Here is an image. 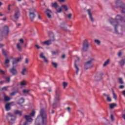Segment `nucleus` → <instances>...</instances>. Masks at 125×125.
Segmentation results:
<instances>
[{
    "mask_svg": "<svg viewBox=\"0 0 125 125\" xmlns=\"http://www.w3.org/2000/svg\"><path fill=\"white\" fill-rule=\"evenodd\" d=\"M55 105H56V104H53V108H55Z\"/></svg>",
    "mask_w": 125,
    "mask_h": 125,
    "instance_id": "61",
    "label": "nucleus"
},
{
    "mask_svg": "<svg viewBox=\"0 0 125 125\" xmlns=\"http://www.w3.org/2000/svg\"><path fill=\"white\" fill-rule=\"evenodd\" d=\"M118 56L119 57H121V56H122V52H118Z\"/></svg>",
    "mask_w": 125,
    "mask_h": 125,
    "instance_id": "51",
    "label": "nucleus"
},
{
    "mask_svg": "<svg viewBox=\"0 0 125 125\" xmlns=\"http://www.w3.org/2000/svg\"><path fill=\"white\" fill-rule=\"evenodd\" d=\"M121 8L122 9V13H125V4H123L121 6Z\"/></svg>",
    "mask_w": 125,
    "mask_h": 125,
    "instance_id": "21",
    "label": "nucleus"
},
{
    "mask_svg": "<svg viewBox=\"0 0 125 125\" xmlns=\"http://www.w3.org/2000/svg\"><path fill=\"white\" fill-rule=\"evenodd\" d=\"M62 10H63V9H62V7H60L59 10H57V12L58 13H60L61 12H62Z\"/></svg>",
    "mask_w": 125,
    "mask_h": 125,
    "instance_id": "40",
    "label": "nucleus"
},
{
    "mask_svg": "<svg viewBox=\"0 0 125 125\" xmlns=\"http://www.w3.org/2000/svg\"><path fill=\"white\" fill-rule=\"evenodd\" d=\"M110 119H111L112 122H113L114 121V116H113V115H111Z\"/></svg>",
    "mask_w": 125,
    "mask_h": 125,
    "instance_id": "49",
    "label": "nucleus"
},
{
    "mask_svg": "<svg viewBox=\"0 0 125 125\" xmlns=\"http://www.w3.org/2000/svg\"><path fill=\"white\" fill-rule=\"evenodd\" d=\"M4 79L7 83L10 82V77H5Z\"/></svg>",
    "mask_w": 125,
    "mask_h": 125,
    "instance_id": "35",
    "label": "nucleus"
},
{
    "mask_svg": "<svg viewBox=\"0 0 125 125\" xmlns=\"http://www.w3.org/2000/svg\"><path fill=\"white\" fill-rule=\"evenodd\" d=\"M1 46H3V44L0 43V47H1Z\"/></svg>",
    "mask_w": 125,
    "mask_h": 125,
    "instance_id": "63",
    "label": "nucleus"
},
{
    "mask_svg": "<svg viewBox=\"0 0 125 125\" xmlns=\"http://www.w3.org/2000/svg\"><path fill=\"white\" fill-rule=\"evenodd\" d=\"M36 114V112L35 111H32V112L30 114V116L25 115L24 116V119L27 120V122H33V119H32V117H34L35 116V114Z\"/></svg>",
    "mask_w": 125,
    "mask_h": 125,
    "instance_id": "5",
    "label": "nucleus"
},
{
    "mask_svg": "<svg viewBox=\"0 0 125 125\" xmlns=\"http://www.w3.org/2000/svg\"><path fill=\"white\" fill-rule=\"evenodd\" d=\"M109 108L110 109H113V108H115L116 106H117V104H109Z\"/></svg>",
    "mask_w": 125,
    "mask_h": 125,
    "instance_id": "23",
    "label": "nucleus"
},
{
    "mask_svg": "<svg viewBox=\"0 0 125 125\" xmlns=\"http://www.w3.org/2000/svg\"><path fill=\"white\" fill-rule=\"evenodd\" d=\"M26 84H27V82H26V81H22L21 82L20 85L21 86H24V85H26Z\"/></svg>",
    "mask_w": 125,
    "mask_h": 125,
    "instance_id": "29",
    "label": "nucleus"
},
{
    "mask_svg": "<svg viewBox=\"0 0 125 125\" xmlns=\"http://www.w3.org/2000/svg\"><path fill=\"white\" fill-rule=\"evenodd\" d=\"M109 63H110V60L108 59L106 61H105V62H104V63L103 64V66L104 67H106V66L109 65Z\"/></svg>",
    "mask_w": 125,
    "mask_h": 125,
    "instance_id": "20",
    "label": "nucleus"
},
{
    "mask_svg": "<svg viewBox=\"0 0 125 125\" xmlns=\"http://www.w3.org/2000/svg\"><path fill=\"white\" fill-rule=\"evenodd\" d=\"M52 64L54 68H57L58 64L56 62H52Z\"/></svg>",
    "mask_w": 125,
    "mask_h": 125,
    "instance_id": "36",
    "label": "nucleus"
},
{
    "mask_svg": "<svg viewBox=\"0 0 125 125\" xmlns=\"http://www.w3.org/2000/svg\"><path fill=\"white\" fill-rule=\"evenodd\" d=\"M10 72L13 75H15L17 74V70H16V69L14 67H13L11 69H10Z\"/></svg>",
    "mask_w": 125,
    "mask_h": 125,
    "instance_id": "14",
    "label": "nucleus"
},
{
    "mask_svg": "<svg viewBox=\"0 0 125 125\" xmlns=\"http://www.w3.org/2000/svg\"><path fill=\"white\" fill-rule=\"evenodd\" d=\"M41 121L43 125H46L47 122L46 120V113L43 108L41 109L40 115L38 116L36 122L38 123V122H41Z\"/></svg>",
    "mask_w": 125,
    "mask_h": 125,
    "instance_id": "2",
    "label": "nucleus"
},
{
    "mask_svg": "<svg viewBox=\"0 0 125 125\" xmlns=\"http://www.w3.org/2000/svg\"><path fill=\"white\" fill-rule=\"evenodd\" d=\"M62 58L64 59V58H65V55H62Z\"/></svg>",
    "mask_w": 125,
    "mask_h": 125,
    "instance_id": "59",
    "label": "nucleus"
},
{
    "mask_svg": "<svg viewBox=\"0 0 125 125\" xmlns=\"http://www.w3.org/2000/svg\"><path fill=\"white\" fill-rule=\"evenodd\" d=\"M62 85L63 86V88L65 89L66 88V87H67V86L68 85V83H67V82H63L62 83Z\"/></svg>",
    "mask_w": 125,
    "mask_h": 125,
    "instance_id": "33",
    "label": "nucleus"
},
{
    "mask_svg": "<svg viewBox=\"0 0 125 125\" xmlns=\"http://www.w3.org/2000/svg\"><path fill=\"white\" fill-rule=\"evenodd\" d=\"M11 6V5H9L8 7V10H9V11H10L11 10V9H10Z\"/></svg>",
    "mask_w": 125,
    "mask_h": 125,
    "instance_id": "53",
    "label": "nucleus"
},
{
    "mask_svg": "<svg viewBox=\"0 0 125 125\" xmlns=\"http://www.w3.org/2000/svg\"><path fill=\"white\" fill-rule=\"evenodd\" d=\"M1 5H2V3H1V2H0V6Z\"/></svg>",
    "mask_w": 125,
    "mask_h": 125,
    "instance_id": "64",
    "label": "nucleus"
},
{
    "mask_svg": "<svg viewBox=\"0 0 125 125\" xmlns=\"http://www.w3.org/2000/svg\"><path fill=\"white\" fill-rule=\"evenodd\" d=\"M6 118L9 120H11V121H15V117L12 116L10 113H8Z\"/></svg>",
    "mask_w": 125,
    "mask_h": 125,
    "instance_id": "13",
    "label": "nucleus"
},
{
    "mask_svg": "<svg viewBox=\"0 0 125 125\" xmlns=\"http://www.w3.org/2000/svg\"><path fill=\"white\" fill-rule=\"evenodd\" d=\"M15 94H16V92H12L10 94V95L11 96H14V95H15Z\"/></svg>",
    "mask_w": 125,
    "mask_h": 125,
    "instance_id": "44",
    "label": "nucleus"
},
{
    "mask_svg": "<svg viewBox=\"0 0 125 125\" xmlns=\"http://www.w3.org/2000/svg\"><path fill=\"white\" fill-rule=\"evenodd\" d=\"M22 60V58L21 57L18 58L17 59H14L13 60L12 64L13 66H15L18 62H20Z\"/></svg>",
    "mask_w": 125,
    "mask_h": 125,
    "instance_id": "9",
    "label": "nucleus"
},
{
    "mask_svg": "<svg viewBox=\"0 0 125 125\" xmlns=\"http://www.w3.org/2000/svg\"><path fill=\"white\" fill-rule=\"evenodd\" d=\"M74 67L76 70V74H77V75H78L79 74V71H80V69L77 66V64L76 63L74 64Z\"/></svg>",
    "mask_w": 125,
    "mask_h": 125,
    "instance_id": "27",
    "label": "nucleus"
},
{
    "mask_svg": "<svg viewBox=\"0 0 125 125\" xmlns=\"http://www.w3.org/2000/svg\"><path fill=\"white\" fill-rule=\"evenodd\" d=\"M76 59L75 60V63H77V61H79L80 60V58L77 56L76 57Z\"/></svg>",
    "mask_w": 125,
    "mask_h": 125,
    "instance_id": "48",
    "label": "nucleus"
},
{
    "mask_svg": "<svg viewBox=\"0 0 125 125\" xmlns=\"http://www.w3.org/2000/svg\"><path fill=\"white\" fill-rule=\"evenodd\" d=\"M58 1H59V2H65L66 0H58Z\"/></svg>",
    "mask_w": 125,
    "mask_h": 125,
    "instance_id": "50",
    "label": "nucleus"
},
{
    "mask_svg": "<svg viewBox=\"0 0 125 125\" xmlns=\"http://www.w3.org/2000/svg\"><path fill=\"white\" fill-rule=\"evenodd\" d=\"M62 9H64L65 11H68V6L66 4H63L61 6Z\"/></svg>",
    "mask_w": 125,
    "mask_h": 125,
    "instance_id": "19",
    "label": "nucleus"
},
{
    "mask_svg": "<svg viewBox=\"0 0 125 125\" xmlns=\"http://www.w3.org/2000/svg\"><path fill=\"white\" fill-rule=\"evenodd\" d=\"M67 17L69 19H71V17H72V14H69L67 15Z\"/></svg>",
    "mask_w": 125,
    "mask_h": 125,
    "instance_id": "47",
    "label": "nucleus"
},
{
    "mask_svg": "<svg viewBox=\"0 0 125 125\" xmlns=\"http://www.w3.org/2000/svg\"><path fill=\"white\" fill-rule=\"evenodd\" d=\"M17 47L19 50H20V51L22 50V49L21 48V45H20V43H18L17 44Z\"/></svg>",
    "mask_w": 125,
    "mask_h": 125,
    "instance_id": "30",
    "label": "nucleus"
},
{
    "mask_svg": "<svg viewBox=\"0 0 125 125\" xmlns=\"http://www.w3.org/2000/svg\"><path fill=\"white\" fill-rule=\"evenodd\" d=\"M58 53V51H53L52 52V54L53 55H55V54H57Z\"/></svg>",
    "mask_w": 125,
    "mask_h": 125,
    "instance_id": "45",
    "label": "nucleus"
},
{
    "mask_svg": "<svg viewBox=\"0 0 125 125\" xmlns=\"http://www.w3.org/2000/svg\"><path fill=\"white\" fill-rule=\"evenodd\" d=\"M15 115H19L20 116H22V112L19 110H16L14 112Z\"/></svg>",
    "mask_w": 125,
    "mask_h": 125,
    "instance_id": "25",
    "label": "nucleus"
},
{
    "mask_svg": "<svg viewBox=\"0 0 125 125\" xmlns=\"http://www.w3.org/2000/svg\"><path fill=\"white\" fill-rule=\"evenodd\" d=\"M38 19H39L40 20H41L42 17H41V16H40V15H38Z\"/></svg>",
    "mask_w": 125,
    "mask_h": 125,
    "instance_id": "54",
    "label": "nucleus"
},
{
    "mask_svg": "<svg viewBox=\"0 0 125 125\" xmlns=\"http://www.w3.org/2000/svg\"><path fill=\"white\" fill-rule=\"evenodd\" d=\"M67 110L68 112H70V111H71V108L70 107H67Z\"/></svg>",
    "mask_w": 125,
    "mask_h": 125,
    "instance_id": "57",
    "label": "nucleus"
},
{
    "mask_svg": "<svg viewBox=\"0 0 125 125\" xmlns=\"http://www.w3.org/2000/svg\"><path fill=\"white\" fill-rule=\"evenodd\" d=\"M95 42L96 43H97V44H98V45H99L100 44V41H99V40H95Z\"/></svg>",
    "mask_w": 125,
    "mask_h": 125,
    "instance_id": "39",
    "label": "nucleus"
},
{
    "mask_svg": "<svg viewBox=\"0 0 125 125\" xmlns=\"http://www.w3.org/2000/svg\"><path fill=\"white\" fill-rule=\"evenodd\" d=\"M35 12H36V10L34 8H32L29 10V17L30 20L32 21H33L35 19Z\"/></svg>",
    "mask_w": 125,
    "mask_h": 125,
    "instance_id": "6",
    "label": "nucleus"
},
{
    "mask_svg": "<svg viewBox=\"0 0 125 125\" xmlns=\"http://www.w3.org/2000/svg\"><path fill=\"white\" fill-rule=\"evenodd\" d=\"M28 62H29V60H28V59H25V63L27 64L28 63Z\"/></svg>",
    "mask_w": 125,
    "mask_h": 125,
    "instance_id": "52",
    "label": "nucleus"
},
{
    "mask_svg": "<svg viewBox=\"0 0 125 125\" xmlns=\"http://www.w3.org/2000/svg\"><path fill=\"white\" fill-rule=\"evenodd\" d=\"M109 22L111 25L114 26L116 34H119L117 29L120 26V24H123V23H125V21L124 18H122L120 15H117L116 17L115 20L110 19L109 20Z\"/></svg>",
    "mask_w": 125,
    "mask_h": 125,
    "instance_id": "1",
    "label": "nucleus"
},
{
    "mask_svg": "<svg viewBox=\"0 0 125 125\" xmlns=\"http://www.w3.org/2000/svg\"><path fill=\"white\" fill-rule=\"evenodd\" d=\"M28 125V123H27V122H25V123L23 124V125Z\"/></svg>",
    "mask_w": 125,
    "mask_h": 125,
    "instance_id": "62",
    "label": "nucleus"
},
{
    "mask_svg": "<svg viewBox=\"0 0 125 125\" xmlns=\"http://www.w3.org/2000/svg\"><path fill=\"white\" fill-rule=\"evenodd\" d=\"M124 87H125V86H124V85H120V86H119V88H121V89L124 88Z\"/></svg>",
    "mask_w": 125,
    "mask_h": 125,
    "instance_id": "55",
    "label": "nucleus"
},
{
    "mask_svg": "<svg viewBox=\"0 0 125 125\" xmlns=\"http://www.w3.org/2000/svg\"><path fill=\"white\" fill-rule=\"evenodd\" d=\"M26 72H27V69L26 68H24L21 72V74L22 76H24L25 73H26Z\"/></svg>",
    "mask_w": 125,
    "mask_h": 125,
    "instance_id": "32",
    "label": "nucleus"
},
{
    "mask_svg": "<svg viewBox=\"0 0 125 125\" xmlns=\"http://www.w3.org/2000/svg\"><path fill=\"white\" fill-rule=\"evenodd\" d=\"M120 2H121V1L119 0H118L117 1L116 4H117V3H120Z\"/></svg>",
    "mask_w": 125,
    "mask_h": 125,
    "instance_id": "58",
    "label": "nucleus"
},
{
    "mask_svg": "<svg viewBox=\"0 0 125 125\" xmlns=\"http://www.w3.org/2000/svg\"><path fill=\"white\" fill-rule=\"evenodd\" d=\"M88 46H89V44H88V43H84L83 46V50L85 51L87 50V48H88Z\"/></svg>",
    "mask_w": 125,
    "mask_h": 125,
    "instance_id": "17",
    "label": "nucleus"
},
{
    "mask_svg": "<svg viewBox=\"0 0 125 125\" xmlns=\"http://www.w3.org/2000/svg\"><path fill=\"white\" fill-rule=\"evenodd\" d=\"M87 11L90 21L92 22H94V18H93V17H92V12H91V10L89 9L87 10Z\"/></svg>",
    "mask_w": 125,
    "mask_h": 125,
    "instance_id": "8",
    "label": "nucleus"
},
{
    "mask_svg": "<svg viewBox=\"0 0 125 125\" xmlns=\"http://www.w3.org/2000/svg\"><path fill=\"white\" fill-rule=\"evenodd\" d=\"M94 59L91 58L88 62H86L84 64V69L85 70H88V69H91L93 67V65L92 64L93 61H94Z\"/></svg>",
    "mask_w": 125,
    "mask_h": 125,
    "instance_id": "3",
    "label": "nucleus"
},
{
    "mask_svg": "<svg viewBox=\"0 0 125 125\" xmlns=\"http://www.w3.org/2000/svg\"><path fill=\"white\" fill-rule=\"evenodd\" d=\"M51 40H48L44 42H41V43L42 45H49V44H51Z\"/></svg>",
    "mask_w": 125,
    "mask_h": 125,
    "instance_id": "12",
    "label": "nucleus"
},
{
    "mask_svg": "<svg viewBox=\"0 0 125 125\" xmlns=\"http://www.w3.org/2000/svg\"><path fill=\"white\" fill-rule=\"evenodd\" d=\"M19 42H20L21 44H23V43L24 42L23 39H20Z\"/></svg>",
    "mask_w": 125,
    "mask_h": 125,
    "instance_id": "46",
    "label": "nucleus"
},
{
    "mask_svg": "<svg viewBox=\"0 0 125 125\" xmlns=\"http://www.w3.org/2000/svg\"><path fill=\"white\" fill-rule=\"evenodd\" d=\"M4 83V81H1V82H0V84H2V83Z\"/></svg>",
    "mask_w": 125,
    "mask_h": 125,
    "instance_id": "60",
    "label": "nucleus"
},
{
    "mask_svg": "<svg viewBox=\"0 0 125 125\" xmlns=\"http://www.w3.org/2000/svg\"><path fill=\"white\" fill-rule=\"evenodd\" d=\"M9 63V60L8 59L6 60L4 62V65L5 67H6L7 68L8 67V65H7V64Z\"/></svg>",
    "mask_w": 125,
    "mask_h": 125,
    "instance_id": "28",
    "label": "nucleus"
},
{
    "mask_svg": "<svg viewBox=\"0 0 125 125\" xmlns=\"http://www.w3.org/2000/svg\"><path fill=\"white\" fill-rule=\"evenodd\" d=\"M113 96L114 99H117V95H116V94H115V92L114 91H113Z\"/></svg>",
    "mask_w": 125,
    "mask_h": 125,
    "instance_id": "42",
    "label": "nucleus"
},
{
    "mask_svg": "<svg viewBox=\"0 0 125 125\" xmlns=\"http://www.w3.org/2000/svg\"><path fill=\"white\" fill-rule=\"evenodd\" d=\"M9 86H4L1 88V90H4V91H8V87Z\"/></svg>",
    "mask_w": 125,
    "mask_h": 125,
    "instance_id": "24",
    "label": "nucleus"
},
{
    "mask_svg": "<svg viewBox=\"0 0 125 125\" xmlns=\"http://www.w3.org/2000/svg\"><path fill=\"white\" fill-rule=\"evenodd\" d=\"M52 12L49 9H47L46 11V13L47 14V16H48V18H51V15H50Z\"/></svg>",
    "mask_w": 125,
    "mask_h": 125,
    "instance_id": "18",
    "label": "nucleus"
},
{
    "mask_svg": "<svg viewBox=\"0 0 125 125\" xmlns=\"http://www.w3.org/2000/svg\"><path fill=\"white\" fill-rule=\"evenodd\" d=\"M11 99V98L6 95V93H2L0 94V101H5L7 102Z\"/></svg>",
    "mask_w": 125,
    "mask_h": 125,
    "instance_id": "4",
    "label": "nucleus"
},
{
    "mask_svg": "<svg viewBox=\"0 0 125 125\" xmlns=\"http://www.w3.org/2000/svg\"><path fill=\"white\" fill-rule=\"evenodd\" d=\"M104 96L106 97V99L108 102H111L112 101V99L111 98V97L110 96V95L104 94Z\"/></svg>",
    "mask_w": 125,
    "mask_h": 125,
    "instance_id": "15",
    "label": "nucleus"
},
{
    "mask_svg": "<svg viewBox=\"0 0 125 125\" xmlns=\"http://www.w3.org/2000/svg\"><path fill=\"white\" fill-rule=\"evenodd\" d=\"M8 33H9L8 27L7 26H5L3 28V36H7Z\"/></svg>",
    "mask_w": 125,
    "mask_h": 125,
    "instance_id": "10",
    "label": "nucleus"
},
{
    "mask_svg": "<svg viewBox=\"0 0 125 125\" xmlns=\"http://www.w3.org/2000/svg\"><path fill=\"white\" fill-rule=\"evenodd\" d=\"M2 54L5 55V56H6V55L8 54V52H6L4 49H2Z\"/></svg>",
    "mask_w": 125,
    "mask_h": 125,
    "instance_id": "34",
    "label": "nucleus"
},
{
    "mask_svg": "<svg viewBox=\"0 0 125 125\" xmlns=\"http://www.w3.org/2000/svg\"><path fill=\"white\" fill-rule=\"evenodd\" d=\"M24 99L23 98H21L19 101V102L18 103V104H19L20 105H21V104H23V103H24Z\"/></svg>",
    "mask_w": 125,
    "mask_h": 125,
    "instance_id": "26",
    "label": "nucleus"
},
{
    "mask_svg": "<svg viewBox=\"0 0 125 125\" xmlns=\"http://www.w3.org/2000/svg\"><path fill=\"white\" fill-rule=\"evenodd\" d=\"M122 94H123V95H124V96H125V90H124L122 92Z\"/></svg>",
    "mask_w": 125,
    "mask_h": 125,
    "instance_id": "56",
    "label": "nucleus"
},
{
    "mask_svg": "<svg viewBox=\"0 0 125 125\" xmlns=\"http://www.w3.org/2000/svg\"><path fill=\"white\" fill-rule=\"evenodd\" d=\"M0 74H1V75H4L5 74V72L2 70V69H0Z\"/></svg>",
    "mask_w": 125,
    "mask_h": 125,
    "instance_id": "41",
    "label": "nucleus"
},
{
    "mask_svg": "<svg viewBox=\"0 0 125 125\" xmlns=\"http://www.w3.org/2000/svg\"><path fill=\"white\" fill-rule=\"evenodd\" d=\"M15 103L12 102L11 103H7L5 105L6 111H9L11 109V106H14Z\"/></svg>",
    "mask_w": 125,
    "mask_h": 125,
    "instance_id": "7",
    "label": "nucleus"
},
{
    "mask_svg": "<svg viewBox=\"0 0 125 125\" xmlns=\"http://www.w3.org/2000/svg\"><path fill=\"white\" fill-rule=\"evenodd\" d=\"M119 65L121 66V67H123L125 64V60H122L120 62H119Z\"/></svg>",
    "mask_w": 125,
    "mask_h": 125,
    "instance_id": "22",
    "label": "nucleus"
},
{
    "mask_svg": "<svg viewBox=\"0 0 125 125\" xmlns=\"http://www.w3.org/2000/svg\"><path fill=\"white\" fill-rule=\"evenodd\" d=\"M19 16H20V12H19V10L18 9V11L15 13L14 17L15 19H18Z\"/></svg>",
    "mask_w": 125,
    "mask_h": 125,
    "instance_id": "16",
    "label": "nucleus"
},
{
    "mask_svg": "<svg viewBox=\"0 0 125 125\" xmlns=\"http://www.w3.org/2000/svg\"><path fill=\"white\" fill-rule=\"evenodd\" d=\"M52 7H54V8H56L58 6V4H57V3H56V2L52 3Z\"/></svg>",
    "mask_w": 125,
    "mask_h": 125,
    "instance_id": "31",
    "label": "nucleus"
},
{
    "mask_svg": "<svg viewBox=\"0 0 125 125\" xmlns=\"http://www.w3.org/2000/svg\"><path fill=\"white\" fill-rule=\"evenodd\" d=\"M40 57L42 59H43L45 63H48V60H47V59H46V58L44 57V54H43V53H41L40 55Z\"/></svg>",
    "mask_w": 125,
    "mask_h": 125,
    "instance_id": "11",
    "label": "nucleus"
},
{
    "mask_svg": "<svg viewBox=\"0 0 125 125\" xmlns=\"http://www.w3.org/2000/svg\"><path fill=\"white\" fill-rule=\"evenodd\" d=\"M35 47H36V48H37V49H42V47H41L40 46V45H38V44H36L35 45Z\"/></svg>",
    "mask_w": 125,
    "mask_h": 125,
    "instance_id": "37",
    "label": "nucleus"
},
{
    "mask_svg": "<svg viewBox=\"0 0 125 125\" xmlns=\"http://www.w3.org/2000/svg\"><path fill=\"white\" fill-rule=\"evenodd\" d=\"M29 91H30L29 90H26V89H24V90H23L22 92H23V93H28V92H29Z\"/></svg>",
    "mask_w": 125,
    "mask_h": 125,
    "instance_id": "43",
    "label": "nucleus"
},
{
    "mask_svg": "<svg viewBox=\"0 0 125 125\" xmlns=\"http://www.w3.org/2000/svg\"><path fill=\"white\" fill-rule=\"evenodd\" d=\"M119 83H121V84H123V83H124V82L123 81V79L119 78Z\"/></svg>",
    "mask_w": 125,
    "mask_h": 125,
    "instance_id": "38",
    "label": "nucleus"
}]
</instances>
